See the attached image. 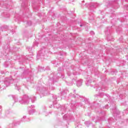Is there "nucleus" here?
Segmentation results:
<instances>
[{
  "label": "nucleus",
  "instance_id": "nucleus-8",
  "mask_svg": "<svg viewBox=\"0 0 128 128\" xmlns=\"http://www.w3.org/2000/svg\"><path fill=\"white\" fill-rule=\"evenodd\" d=\"M30 118H26V116H24L21 119V122H30Z\"/></svg>",
  "mask_w": 128,
  "mask_h": 128
},
{
  "label": "nucleus",
  "instance_id": "nucleus-13",
  "mask_svg": "<svg viewBox=\"0 0 128 128\" xmlns=\"http://www.w3.org/2000/svg\"><path fill=\"white\" fill-rule=\"evenodd\" d=\"M86 126L88 128V126L90 124V121H86L84 122Z\"/></svg>",
  "mask_w": 128,
  "mask_h": 128
},
{
  "label": "nucleus",
  "instance_id": "nucleus-23",
  "mask_svg": "<svg viewBox=\"0 0 128 128\" xmlns=\"http://www.w3.org/2000/svg\"><path fill=\"white\" fill-rule=\"evenodd\" d=\"M60 78H62V79L64 78V74H61Z\"/></svg>",
  "mask_w": 128,
  "mask_h": 128
},
{
  "label": "nucleus",
  "instance_id": "nucleus-15",
  "mask_svg": "<svg viewBox=\"0 0 128 128\" xmlns=\"http://www.w3.org/2000/svg\"><path fill=\"white\" fill-rule=\"evenodd\" d=\"M97 92H98V90H99V92H100L102 90L103 92H104V90L102 89V88H98L96 89Z\"/></svg>",
  "mask_w": 128,
  "mask_h": 128
},
{
  "label": "nucleus",
  "instance_id": "nucleus-30",
  "mask_svg": "<svg viewBox=\"0 0 128 128\" xmlns=\"http://www.w3.org/2000/svg\"><path fill=\"white\" fill-rule=\"evenodd\" d=\"M31 108H34V106H31Z\"/></svg>",
  "mask_w": 128,
  "mask_h": 128
},
{
  "label": "nucleus",
  "instance_id": "nucleus-31",
  "mask_svg": "<svg viewBox=\"0 0 128 128\" xmlns=\"http://www.w3.org/2000/svg\"><path fill=\"white\" fill-rule=\"evenodd\" d=\"M68 76H70V73H68Z\"/></svg>",
  "mask_w": 128,
  "mask_h": 128
},
{
  "label": "nucleus",
  "instance_id": "nucleus-25",
  "mask_svg": "<svg viewBox=\"0 0 128 128\" xmlns=\"http://www.w3.org/2000/svg\"><path fill=\"white\" fill-rule=\"evenodd\" d=\"M90 34H94V31H91V32H90Z\"/></svg>",
  "mask_w": 128,
  "mask_h": 128
},
{
  "label": "nucleus",
  "instance_id": "nucleus-14",
  "mask_svg": "<svg viewBox=\"0 0 128 128\" xmlns=\"http://www.w3.org/2000/svg\"><path fill=\"white\" fill-rule=\"evenodd\" d=\"M34 112H35L34 109H32L30 110L29 114H34Z\"/></svg>",
  "mask_w": 128,
  "mask_h": 128
},
{
  "label": "nucleus",
  "instance_id": "nucleus-20",
  "mask_svg": "<svg viewBox=\"0 0 128 128\" xmlns=\"http://www.w3.org/2000/svg\"><path fill=\"white\" fill-rule=\"evenodd\" d=\"M83 104H84V102H82L79 104V106H82Z\"/></svg>",
  "mask_w": 128,
  "mask_h": 128
},
{
  "label": "nucleus",
  "instance_id": "nucleus-32",
  "mask_svg": "<svg viewBox=\"0 0 128 128\" xmlns=\"http://www.w3.org/2000/svg\"><path fill=\"white\" fill-rule=\"evenodd\" d=\"M106 96H108H108H108V94H106Z\"/></svg>",
  "mask_w": 128,
  "mask_h": 128
},
{
  "label": "nucleus",
  "instance_id": "nucleus-3",
  "mask_svg": "<svg viewBox=\"0 0 128 128\" xmlns=\"http://www.w3.org/2000/svg\"><path fill=\"white\" fill-rule=\"evenodd\" d=\"M86 6H88V8H90V10H92V8H96L98 6H100V4L98 3H92L91 4H90L88 3H86Z\"/></svg>",
  "mask_w": 128,
  "mask_h": 128
},
{
  "label": "nucleus",
  "instance_id": "nucleus-12",
  "mask_svg": "<svg viewBox=\"0 0 128 128\" xmlns=\"http://www.w3.org/2000/svg\"><path fill=\"white\" fill-rule=\"evenodd\" d=\"M13 100H14L15 102H18V98H16V96H14V95H12V96Z\"/></svg>",
  "mask_w": 128,
  "mask_h": 128
},
{
  "label": "nucleus",
  "instance_id": "nucleus-16",
  "mask_svg": "<svg viewBox=\"0 0 128 128\" xmlns=\"http://www.w3.org/2000/svg\"><path fill=\"white\" fill-rule=\"evenodd\" d=\"M52 97L54 98V100H57V98H58L56 95L53 94Z\"/></svg>",
  "mask_w": 128,
  "mask_h": 128
},
{
  "label": "nucleus",
  "instance_id": "nucleus-1",
  "mask_svg": "<svg viewBox=\"0 0 128 128\" xmlns=\"http://www.w3.org/2000/svg\"><path fill=\"white\" fill-rule=\"evenodd\" d=\"M32 100V102H34L36 98V97H28V95H24L22 98L21 100H19V102L22 104H26L30 102V100Z\"/></svg>",
  "mask_w": 128,
  "mask_h": 128
},
{
  "label": "nucleus",
  "instance_id": "nucleus-6",
  "mask_svg": "<svg viewBox=\"0 0 128 128\" xmlns=\"http://www.w3.org/2000/svg\"><path fill=\"white\" fill-rule=\"evenodd\" d=\"M4 84H6V86H8L10 84V80L8 78H6L4 82Z\"/></svg>",
  "mask_w": 128,
  "mask_h": 128
},
{
  "label": "nucleus",
  "instance_id": "nucleus-22",
  "mask_svg": "<svg viewBox=\"0 0 128 128\" xmlns=\"http://www.w3.org/2000/svg\"><path fill=\"white\" fill-rule=\"evenodd\" d=\"M80 26H86L84 24H80Z\"/></svg>",
  "mask_w": 128,
  "mask_h": 128
},
{
  "label": "nucleus",
  "instance_id": "nucleus-34",
  "mask_svg": "<svg viewBox=\"0 0 128 128\" xmlns=\"http://www.w3.org/2000/svg\"><path fill=\"white\" fill-rule=\"evenodd\" d=\"M98 122V120H96L94 121V122Z\"/></svg>",
  "mask_w": 128,
  "mask_h": 128
},
{
  "label": "nucleus",
  "instance_id": "nucleus-35",
  "mask_svg": "<svg viewBox=\"0 0 128 128\" xmlns=\"http://www.w3.org/2000/svg\"><path fill=\"white\" fill-rule=\"evenodd\" d=\"M66 115L64 116V118H66Z\"/></svg>",
  "mask_w": 128,
  "mask_h": 128
},
{
  "label": "nucleus",
  "instance_id": "nucleus-11",
  "mask_svg": "<svg viewBox=\"0 0 128 128\" xmlns=\"http://www.w3.org/2000/svg\"><path fill=\"white\" fill-rule=\"evenodd\" d=\"M66 92H68V90H64L62 92H61V94L62 96H64V94H66Z\"/></svg>",
  "mask_w": 128,
  "mask_h": 128
},
{
  "label": "nucleus",
  "instance_id": "nucleus-28",
  "mask_svg": "<svg viewBox=\"0 0 128 128\" xmlns=\"http://www.w3.org/2000/svg\"><path fill=\"white\" fill-rule=\"evenodd\" d=\"M118 114H120V112L119 111H118Z\"/></svg>",
  "mask_w": 128,
  "mask_h": 128
},
{
  "label": "nucleus",
  "instance_id": "nucleus-33",
  "mask_svg": "<svg viewBox=\"0 0 128 128\" xmlns=\"http://www.w3.org/2000/svg\"><path fill=\"white\" fill-rule=\"evenodd\" d=\"M97 118H98V120H100V118L98 117Z\"/></svg>",
  "mask_w": 128,
  "mask_h": 128
},
{
  "label": "nucleus",
  "instance_id": "nucleus-19",
  "mask_svg": "<svg viewBox=\"0 0 128 128\" xmlns=\"http://www.w3.org/2000/svg\"><path fill=\"white\" fill-rule=\"evenodd\" d=\"M87 82H88L86 83V86H88V84H90L92 82V80H87Z\"/></svg>",
  "mask_w": 128,
  "mask_h": 128
},
{
  "label": "nucleus",
  "instance_id": "nucleus-36",
  "mask_svg": "<svg viewBox=\"0 0 128 128\" xmlns=\"http://www.w3.org/2000/svg\"><path fill=\"white\" fill-rule=\"evenodd\" d=\"M74 92H76V90H74Z\"/></svg>",
  "mask_w": 128,
  "mask_h": 128
},
{
  "label": "nucleus",
  "instance_id": "nucleus-24",
  "mask_svg": "<svg viewBox=\"0 0 128 128\" xmlns=\"http://www.w3.org/2000/svg\"><path fill=\"white\" fill-rule=\"evenodd\" d=\"M105 108H106V110H108V105H106V106H105Z\"/></svg>",
  "mask_w": 128,
  "mask_h": 128
},
{
  "label": "nucleus",
  "instance_id": "nucleus-18",
  "mask_svg": "<svg viewBox=\"0 0 128 128\" xmlns=\"http://www.w3.org/2000/svg\"><path fill=\"white\" fill-rule=\"evenodd\" d=\"M18 90H20V86H18L17 84H16V88Z\"/></svg>",
  "mask_w": 128,
  "mask_h": 128
},
{
  "label": "nucleus",
  "instance_id": "nucleus-7",
  "mask_svg": "<svg viewBox=\"0 0 128 128\" xmlns=\"http://www.w3.org/2000/svg\"><path fill=\"white\" fill-rule=\"evenodd\" d=\"M54 108H60V104H58L56 101H55L53 102Z\"/></svg>",
  "mask_w": 128,
  "mask_h": 128
},
{
  "label": "nucleus",
  "instance_id": "nucleus-17",
  "mask_svg": "<svg viewBox=\"0 0 128 128\" xmlns=\"http://www.w3.org/2000/svg\"><path fill=\"white\" fill-rule=\"evenodd\" d=\"M58 72H62V70H64V69H62V68H58Z\"/></svg>",
  "mask_w": 128,
  "mask_h": 128
},
{
  "label": "nucleus",
  "instance_id": "nucleus-10",
  "mask_svg": "<svg viewBox=\"0 0 128 128\" xmlns=\"http://www.w3.org/2000/svg\"><path fill=\"white\" fill-rule=\"evenodd\" d=\"M52 83H49L48 84V88L50 90H54V87H53L52 86H50V85H52Z\"/></svg>",
  "mask_w": 128,
  "mask_h": 128
},
{
  "label": "nucleus",
  "instance_id": "nucleus-26",
  "mask_svg": "<svg viewBox=\"0 0 128 128\" xmlns=\"http://www.w3.org/2000/svg\"><path fill=\"white\" fill-rule=\"evenodd\" d=\"M71 104H74V101L72 100Z\"/></svg>",
  "mask_w": 128,
  "mask_h": 128
},
{
  "label": "nucleus",
  "instance_id": "nucleus-9",
  "mask_svg": "<svg viewBox=\"0 0 128 128\" xmlns=\"http://www.w3.org/2000/svg\"><path fill=\"white\" fill-rule=\"evenodd\" d=\"M82 84V80L80 79L79 80L76 82V86L78 87L81 86Z\"/></svg>",
  "mask_w": 128,
  "mask_h": 128
},
{
  "label": "nucleus",
  "instance_id": "nucleus-29",
  "mask_svg": "<svg viewBox=\"0 0 128 128\" xmlns=\"http://www.w3.org/2000/svg\"><path fill=\"white\" fill-rule=\"evenodd\" d=\"M94 96H96V98H98V95L96 94V95Z\"/></svg>",
  "mask_w": 128,
  "mask_h": 128
},
{
  "label": "nucleus",
  "instance_id": "nucleus-27",
  "mask_svg": "<svg viewBox=\"0 0 128 128\" xmlns=\"http://www.w3.org/2000/svg\"><path fill=\"white\" fill-rule=\"evenodd\" d=\"M72 82H76V81L75 80V79H72Z\"/></svg>",
  "mask_w": 128,
  "mask_h": 128
},
{
  "label": "nucleus",
  "instance_id": "nucleus-21",
  "mask_svg": "<svg viewBox=\"0 0 128 128\" xmlns=\"http://www.w3.org/2000/svg\"><path fill=\"white\" fill-rule=\"evenodd\" d=\"M28 26H32V22L30 21L27 22Z\"/></svg>",
  "mask_w": 128,
  "mask_h": 128
},
{
  "label": "nucleus",
  "instance_id": "nucleus-37",
  "mask_svg": "<svg viewBox=\"0 0 128 128\" xmlns=\"http://www.w3.org/2000/svg\"><path fill=\"white\" fill-rule=\"evenodd\" d=\"M69 86H70V84H68Z\"/></svg>",
  "mask_w": 128,
  "mask_h": 128
},
{
  "label": "nucleus",
  "instance_id": "nucleus-38",
  "mask_svg": "<svg viewBox=\"0 0 128 128\" xmlns=\"http://www.w3.org/2000/svg\"><path fill=\"white\" fill-rule=\"evenodd\" d=\"M3 90H4V88H3Z\"/></svg>",
  "mask_w": 128,
  "mask_h": 128
},
{
  "label": "nucleus",
  "instance_id": "nucleus-2",
  "mask_svg": "<svg viewBox=\"0 0 128 128\" xmlns=\"http://www.w3.org/2000/svg\"><path fill=\"white\" fill-rule=\"evenodd\" d=\"M37 90H38L44 96H48V88L46 89L44 86L38 87Z\"/></svg>",
  "mask_w": 128,
  "mask_h": 128
},
{
  "label": "nucleus",
  "instance_id": "nucleus-39",
  "mask_svg": "<svg viewBox=\"0 0 128 128\" xmlns=\"http://www.w3.org/2000/svg\"><path fill=\"white\" fill-rule=\"evenodd\" d=\"M93 120H94V119H93Z\"/></svg>",
  "mask_w": 128,
  "mask_h": 128
},
{
  "label": "nucleus",
  "instance_id": "nucleus-5",
  "mask_svg": "<svg viewBox=\"0 0 128 128\" xmlns=\"http://www.w3.org/2000/svg\"><path fill=\"white\" fill-rule=\"evenodd\" d=\"M70 98V100L72 98H80V96L78 94H72V93H71L69 94Z\"/></svg>",
  "mask_w": 128,
  "mask_h": 128
},
{
  "label": "nucleus",
  "instance_id": "nucleus-4",
  "mask_svg": "<svg viewBox=\"0 0 128 128\" xmlns=\"http://www.w3.org/2000/svg\"><path fill=\"white\" fill-rule=\"evenodd\" d=\"M45 54H46V49L45 48L40 50L37 54V56H38L37 58H40V56H44Z\"/></svg>",
  "mask_w": 128,
  "mask_h": 128
}]
</instances>
